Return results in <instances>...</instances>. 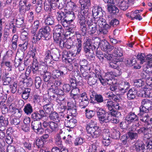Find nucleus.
Segmentation results:
<instances>
[{
	"mask_svg": "<svg viewBox=\"0 0 152 152\" xmlns=\"http://www.w3.org/2000/svg\"><path fill=\"white\" fill-rule=\"evenodd\" d=\"M86 129L88 135L94 138L98 137L101 133V130L95 121L91 120L87 124Z\"/></svg>",
	"mask_w": 152,
	"mask_h": 152,
	"instance_id": "nucleus-1",
	"label": "nucleus"
},
{
	"mask_svg": "<svg viewBox=\"0 0 152 152\" xmlns=\"http://www.w3.org/2000/svg\"><path fill=\"white\" fill-rule=\"evenodd\" d=\"M50 28L48 26L39 29L38 32L34 34L33 37L32 41L33 42L36 43L39 41L42 37H43L46 39H49Z\"/></svg>",
	"mask_w": 152,
	"mask_h": 152,
	"instance_id": "nucleus-2",
	"label": "nucleus"
},
{
	"mask_svg": "<svg viewBox=\"0 0 152 152\" xmlns=\"http://www.w3.org/2000/svg\"><path fill=\"white\" fill-rule=\"evenodd\" d=\"M121 72L120 71L116 69L113 72H110L106 73L104 78H102L101 79L99 77V80L103 85L105 86L107 84L110 85L113 83V81L111 79V78L113 77L112 75L115 77H117L121 75Z\"/></svg>",
	"mask_w": 152,
	"mask_h": 152,
	"instance_id": "nucleus-3",
	"label": "nucleus"
},
{
	"mask_svg": "<svg viewBox=\"0 0 152 152\" xmlns=\"http://www.w3.org/2000/svg\"><path fill=\"white\" fill-rule=\"evenodd\" d=\"M82 75L84 78L87 80L88 84L90 85L94 84L97 79H99V77L102 79L100 73L99 72H97L96 74L94 72H91L90 74H88L86 72L83 73Z\"/></svg>",
	"mask_w": 152,
	"mask_h": 152,
	"instance_id": "nucleus-4",
	"label": "nucleus"
},
{
	"mask_svg": "<svg viewBox=\"0 0 152 152\" xmlns=\"http://www.w3.org/2000/svg\"><path fill=\"white\" fill-rule=\"evenodd\" d=\"M20 37L23 41H25L22 44L19 45V47H21V50L23 52L27 49L28 44L29 36L28 30L27 28H24L22 30Z\"/></svg>",
	"mask_w": 152,
	"mask_h": 152,
	"instance_id": "nucleus-5",
	"label": "nucleus"
},
{
	"mask_svg": "<svg viewBox=\"0 0 152 152\" xmlns=\"http://www.w3.org/2000/svg\"><path fill=\"white\" fill-rule=\"evenodd\" d=\"M88 11V10H87ZM87 13L86 10H81L80 12L78 13V18L79 23L80 24L81 31L85 34L86 31V17Z\"/></svg>",
	"mask_w": 152,
	"mask_h": 152,
	"instance_id": "nucleus-6",
	"label": "nucleus"
},
{
	"mask_svg": "<svg viewBox=\"0 0 152 152\" xmlns=\"http://www.w3.org/2000/svg\"><path fill=\"white\" fill-rule=\"evenodd\" d=\"M97 22L96 24L97 26L101 29L100 31L103 34H106L108 32V30L110 28V26L106 22V20L102 18H96Z\"/></svg>",
	"mask_w": 152,
	"mask_h": 152,
	"instance_id": "nucleus-7",
	"label": "nucleus"
},
{
	"mask_svg": "<svg viewBox=\"0 0 152 152\" xmlns=\"http://www.w3.org/2000/svg\"><path fill=\"white\" fill-rule=\"evenodd\" d=\"M122 49L119 47L115 48L113 52L114 56L116 57L113 59V62H110V66L113 68H115L118 66L116 63L121 61L119 57L121 56L122 55Z\"/></svg>",
	"mask_w": 152,
	"mask_h": 152,
	"instance_id": "nucleus-8",
	"label": "nucleus"
},
{
	"mask_svg": "<svg viewBox=\"0 0 152 152\" xmlns=\"http://www.w3.org/2000/svg\"><path fill=\"white\" fill-rule=\"evenodd\" d=\"M65 12L66 13V20L67 21L66 22L67 24V27H68L69 28L72 29V28H74L75 26L72 25H71L70 23L72 22L75 18V15L73 11H68L66 10H65Z\"/></svg>",
	"mask_w": 152,
	"mask_h": 152,
	"instance_id": "nucleus-9",
	"label": "nucleus"
},
{
	"mask_svg": "<svg viewBox=\"0 0 152 152\" xmlns=\"http://www.w3.org/2000/svg\"><path fill=\"white\" fill-rule=\"evenodd\" d=\"M83 46L84 52L86 53V56L88 58L90 59L93 58L94 54L93 51L92 50L91 51L90 50L91 46L90 40L88 39L84 42Z\"/></svg>",
	"mask_w": 152,
	"mask_h": 152,
	"instance_id": "nucleus-10",
	"label": "nucleus"
},
{
	"mask_svg": "<svg viewBox=\"0 0 152 152\" xmlns=\"http://www.w3.org/2000/svg\"><path fill=\"white\" fill-rule=\"evenodd\" d=\"M31 128L37 134H41L44 132V130L42 127L41 123L36 120L31 123Z\"/></svg>",
	"mask_w": 152,
	"mask_h": 152,
	"instance_id": "nucleus-11",
	"label": "nucleus"
},
{
	"mask_svg": "<svg viewBox=\"0 0 152 152\" xmlns=\"http://www.w3.org/2000/svg\"><path fill=\"white\" fill-rule=\"evenodd\" d=\"M100 46L102 50L108 53L114 48V47L110 45L109 43L105 40H102L100 43Z\"/></svg>",
	"mask_w": 152,
	"mask_h": 152,
	"instance_id": "nucleus-12",
	"label": "nucleus"
},
{
	"mask_svg": "<svg viewBox=\"0 0 152 152\" xmlns=\"http://www.w3.org/2000/svg\"><path fill=\"white\" fill-rule=\"evenodd\" d=\"M118 87V91L120 94H123L125 92L126 90L130 87L129 83L125 80L120 81Z\"/></svg>",
	"mask_w": 152,
	"mask_h": 152,
	"instance_id": "nucleus-13",
	"label": "nucleus"
},
{
	"mask_svg": "<svg viewBox=\"0 0 152 152\" xmlns=\"http://www.w3.org/2000/svg\"><path fill=\"white\" fill-rule=\"evenodd\" d=\"M57 18L58 20L60 21L62 25L64 27H67V24L66 22V15L64 12L60 11L57 12Z\"/></svg>",
	"mask_w": 152,
	"mask_h": 152,
	"instance_id": "nucleus-14",
	"label": "nucleus"
},
{
	"mask_svg": "<svg viewBox=\"0 0 152 152\" xmlns=\"http://www.w3.org/2000/svg\"><path fill=\"white\" fill-rule=\"evenodd\" d=\"M53 37L54 40L59 45H64V41L66 40V39L64 37H61V33H57L53 32Z\"/></svg>",
	"mask_w": 152,
	"mask_h": 152,
	"instance_id": "nucleus-15",
	"label": "nucleus"
},
{
	"mask_svg": "<svg viewBox=\"0 0 152 152\" xmlns=\"http://www.w3.org/2000/svg\"><path fill=\"white\" fill-rule=\"evenodd\" d=\"M149 86L148 85L144 86L142 88L143 90L141 91V94H140V96L145 97H150L152 91L150 88H149Z\"/></svg>",
	"mask_w": 152,
	"mask_h": 152,
	"instance_id": "nucleus-16",
	"label": "nucleus"
},
{
	"mask_svg": "<svg viewBox=\"0 0 152 152\" xmlns=\"http://www.w3.org/2000/svg\"><path fill=\"white\" fill-rule=\"evenodd\" d=\"M87 23L88 25V30L89 34H93L94 33L96 30L95 24H93L91 19H88Z\"/></svg>",
	"mask_w": 152,
	"mask_h": 152,
	"instance_id": "nucleus-17",
	"label": "nucleus"
},
{
	"mask_svg": "<svg viewBox=\"0 0 152 152\" xmlns=\"http://www.w3.org/2000/svg\"><path fill=\"white\" fill-rule=\"evenodd\" d=\"M47 62L46 61H44V62H41L39 64H36L35 65H33V71L34 73H36L38 71L39 69L42 68L46 69L47 68L46 66Z\"/></svg>",
	"mask_w": 152,
	"mask_h": 152,
	"instance_id": "nucleus-18",
	"label": "nucleus"
},
{
	"mask_svg": "<svg viewBox=\"0 0 152 152\" xmlns=\"http://www.w3.org/2000/svg\"><path fill=\"white\" fill-rule=\"evenodd\" d=\"M127 1L126 0H119L117 5L121 10H125L128 9L129 6Z\"/></svg>",
	"mask_w": 152,
	"mask_h": 152,
	"instance_id": "nucleus-19",
	"label": "nucleus"
},
{
	"mask_svg": "<svg viewBox=\"0 0 152 152\" xmlns=\"http://www.w3.org/2000/svg\"><path fill=\"white\" fill-rule=\"evenodd\" d=\"M126 120L129 123H130L138 119L137 116L134 113H130L126 117Z\"/></svg>",
	"mask_w": 152,
	"mask_h": 152,
	"instance_id": "nucleus-20",
	"label": "nucleus"
},
{
	"mask_svg": "<svg viewBox=\"0 0 152 152\" xmlns=\"http://www.w3.org/2000/svg\"><path fill=\"white\" fill-rule=\"evenodd\" d=\"M135 149L138 152L140 151L142 152L145 151V144L141 141H137L135 144Z\"/></svg>",
	"mask_w": 152,
	"mask_h": 152,
	"instance_id": "nucleus-21",
	"label": "nucleus"
},
{
	"mask_svg": "<svg viewBox=\"0 0 152 152\" xmlns=\"http://www.w3.org/2000/svg\"><path fill=\"white\" fill-rule=\"evenodd\" d=\"M51 0H45L44 3V9L47 11H51L52 9H55L51 2Z\"/></svg>",
	"mask_w": 152,
	"mask_h": 152,
	"instance_id": "nucleus-22",
	"label": "nucleus"
},
{
	"mask_svg": "<svg viewBox=\"0 0 152 152\" xmlns=\"http://www.w3.org/2000/svg\"><path fill=\"white\" fill-rule=\"evenodd\" d=\"M19 5V11L22 14L25 13L26 11L29 10L30 8L31 4H28V5L25 4L20 5V2Z\"/></svg>",
	"mask_w": 152,
	"mask_h": 152,
	"instance_id": "nucleus-23",
	"label": "nucleus"
},
{
	"mask_svg": "<svg viewBox=\"0 0 152 152\" xmlns=\"http://www.w3.org/2000/svg\"><path fill=\"white\" fill-rule=\"evenodd\" d=\"M74 54H73L70 51H64L63 53V58H64V59L69 61V60H72V57L74 56Z\"/></svg>",
	"mask_w": 152,
	"mask_h": 152,
	"instance_id": "nucleus-24",
	"label": "nucleus"
},
{
	"mask_svg": "<svg viewBox=\"0 0 152 152\" xmlns=\"http://www.w3.org/2000/svg\"><path fill=\"white\" fill-rule=\"evenodd\" d=\"M137 91L134 88L130 89L127 93V98L129 100L133 99L135 97Z\"/></svg>",
	"mask_w": 152,
	"mask_h": 152,
	"instance_id": "nucleus-25",
	"label": "nucleus"
},
{
	"mask_svg": "<svg viewBox=\"0 0 152 152\" xmlns=\"http://www.w3.org/2000/svg\"><path fill=\"white\" fill-rule=\"evenodd\" d=\"M23 110L27 115H30L33 111L32 107L30 104H27L24 106Z\"/></svg>",
	"mask_w": 152,
	"mask_h": 152,
	"instance_id": "nucleus-26",
	"label": "nucleus"
},
{
	"mask_svg": "<svg viewBox=\"0 0 152 152\" xmlns=\"http://www.w3.org/2000/svg\"><path fill=\"white\" fill-rule=\"evenodd\" d=\"M77 7L76 4L72 2H69L66 5V9L65 10H67L68 11L70 10L71 11H75L77 12Z\"/></svg>",
	"mask_w": 152,
	"mask_h": 152,
	"instance_id": "nucleus-27",
	"label": "nucleus"
},
{
	"mask_svg": "<svg viewBox=\"0 0 152 152\" xmlns=\"http://www.w3.org/2000/svg\"><path fill=\"white\" fill-rule=\"evenodd\" d=\"M49 117L50 119L56 122H59L60 121L59 116L58 114L56 112L51 113L50 114Z\"/></svg>",
	"mask_w": 152,
	"mask_h": 152,
	"instance_id": "nucleus-28",
	"label": "nucleus"
},
{
	"mask_svg": "<svg viewBox=\"0 0 152 152\" xmlns=\"http://www.w3.org/2000/svg\"><path fill=\"white\" fill-rule=\"evenodd\" d=\"M43 109L47 113H50L53 110V105L50 103H48L43 106Z\"/></svg>",
	"mask_w": 152,
	"mask_h": 152,
	"instance_id": "nucleus-29",
	"label": "nucleus"
},
{
	"mask_svg": "<svg viewBox=\"0 0 152 152\" xmlns=\"http://www.w3.org/2000/svg\"><path fill=\"white\" fill-rule=\"evenodd\" d=\"M8 118L6 115L0 116V126H5L8 125Z\"/></svg>",
	"mask_w": 152,
	"mask_h": 152,
	"instance_id": "nucleus-30",
	"label": "nucleus"
},
{
	"mask_svg": "<svg viewBox=\"0 0 152 152\" xmlns=\"http://www.w3.org/2000/svg\"><path fill=\"white\" fill-rule=\"evenodd\" d=\"M64 72L58 70H55L52 71L51 74L52 77L54 79L58 78L60 76L64 75Z\"/></svg>",
	"mask_w": 152,
	"mask_h": 152,
	"instance_id": "nucleus-31",
	"label": "nucleus"
},
{
	"mask_svg": "<svg viewBox=\"0 0 152 152\" xmlns=\"http://www.w3.org/2000/svg\"><path fill=\"white\" fill-rule=\"evenodd\" d=\"M107 6V10L110 13H112L113 14L118 13L119 10L116 6L110 5H108Z\"/></svg>",
	"mask_w": 152,
	"mask_h": 152,
	"instance_id": "nucleus-32",
	"label": "nucleus"
},
{
	"mask_svg": "<svg viewBox=\"0 0 152 152\" xmlns=\"http://www.w3.org/2000/svg\"><path fill=\"white\" fill-rule=\"evenodd\" d=\"M85 141V139L81 137H78L75 139L74 143L75 146H79L82 145Z\"/></svg>",
	"mask_w": 152,
	"mask_h": 152,
	"instance_id": "nucleus-33",
	"label": "nucleus"
},
{
	"mask_svg": "<svg viewBox=\"0 0 152 152\" xmlns=\"http://www.w3.org/2000/svg\"><path fill=\"white\" fill-rule=\"evenodd\" d=\"M60 123L58 122H54L53 121H51L49 122V126L51 129V132L56 131L59 128Z\"/></svg>",
	"mask_w": 152,
	"mask_h": 152,
	"instance_id": "nucleus-34",
	"label": "nucleus"
},
{
	"mask_svg": "<svg viewBox=\"0 0 152 152\" xmlns=\"http://www.w3.org/2000/svg\"><path fill=\"white\" fill-rule=\"evenodd\" d=\"M146 67L148 68L152 67V55L149 54L145 56Z\"/></svg>",
	"mask_w": 152,
	"mask_h": 152,
	"instance_id": "nucleus-35",
	"label": "nucleus"
},
{
	"mask_svg": "<svg viewBox=\"0 0 152 152\" xmlns=\"http://www.w3.org/2000/svg\"><path fill=\"white\" fill-rule=\"evenodd\" d=\"M101 8L99 6L94 7L92 10V15L94 18L97 16L102 11Z\"/></svg>",
	"mask_w": 152,
	"mask_h": 152,
	"instance_id": "nucleus-36",
	"label": "nucleus"
},
{
	"mask_svg": "<svg viewBox=\"0 0 152 152\" xmlns=\"http://www.w3.org/2000/svg\"><path fill=\"white\" fill-rule=\"evenodd\" d=\"M30 91L31 89L29 88H25L23 90L22 95L23 99L25 100L27 99L29 96Z\"/></svg>",
	"mask_w": 152,
	"mask_h": 152,
	"instance_id": "nucleus-37",
	"label": "nucleus"
},
{
	"mask_svg": "<svg viewBox=\"0 0 152 152\" xmlns=\"http://www.w3.org/2000/svg\"><path fill=\"white\" fill-rule=\"evenodd\" d=\"M106 131H107V132H109V130L108 129H106ZM104 134L103 135L104 139L102 140V143L104 145L106 146H107L109 145H110V137L109 136L110 134V133H107V136L106 138H104Z\"/></svg>",
	"mask_w": 152,
	"mask_h": 152,
	"instance_id": "nucleus-38",
	"label": "nucleus"
},
{
	"mask_svg": "<svg viewBox=\"0 0 152 152\" xmlns=\"http://www.w3.org/2000/svg\"><path fill=\"white\" fill-rule=\"evenodd\" d=\"M142 11L140 10H136L134 12L132 11L131 12L128 13L126 14V15L127 17L131 18L132 20H133L135 18L137 14L140 12H142Z\"/></svg>",
	"mask_w": 152,
	"mask_h": 152,
	"instance_id": "nucleus-39",
	"label": "nucleus"
},
{
	"mask_svg": "<svg viewBox=\"0 0 152 152\" xmlns=\"http://www.w3.org/2000/svg\"><path fill=\"white\" fill-rule=\"evenodd\" d=\"M83 3L81 4V7L83 8V10H85L84 9L87 10L88 9L91 5V3L90 0H81Z\"/></svg>",
	"mask_w": 152,
	"mask_h": 152,
	"instance_id": "nucleus-40",
	"label": "nucleus"
},
{
	"mask_svg": "<svg viewBox=\"0 0 152 152\" xmlns=\"http://www.w3.org/2000/svg\"><path fill=\"white\" fill-rule=\"evenodd\" d=\"M54 19L53 17L48 15L45 20V23L46 25H51L54 24Z\"/></svg>",
	"mask_w": 152,
	"mask_h": 152,
	"instance_id": "nucleus-41",
	"label": "nucleus"
},
{
	"mask_svg": "<svg viewBox=\"0 0 152 152\" xmlns=\"http://www.w3.org/2000/svg\"><path fill=\"white\" fill-rule=\"evenodd\" d=\"M98 117L99 121L101 124L106 123L110 121L109 117L108 116L107 114L105 115H103L102 116H99Z\"/></svg>",
	"mask_w": 152,
	"mask_h": 152,
	"instance_id": "nucleus-42",
	"label": "nucleus"
},
{
	"mask_svg": "<svg viewBox=\"0 0 152 152\" xmlns=\"http://www.w3.org/2000/svg\"><path fill=\"white\" fill-rule=\"evenodd\" d=\"M41 74L43 75V78L45 82H48L50 79L51 77L50 73L47 71H42V72H41Z\"/></svg>",
	"mask_w": 152,
	"mask_h": 152,
	"instance_id": "nucleus-43",
	"label": "nucleus"
},
{
	"mask_svg": "<svg viewBox=\"0 0 152 152\" xmlns=\"http://www.w3.org/2000/svg\"><path fill=\"white\" fill-rule=\"evenodd\" d=\"M112 135L113 138L115 139H117L120 137V133L118 130H117L115 128H113L112 129Z\"/></svg>",
	"mask_w": 152,
	"mask_h": 152,
	"instance_id": "nucleus-44",
	"label": "nucleus"
},
{
	"mask_svg": "<svg viewBox=\"0 0 152 152\" xmlns=\"http://www.w3.org/2000/svg\"><path fill=\"white\" fill-rule=\"evenodd\" d=\"M95 110L96 111L97 115L98 117L106 114L105 111L101 108L96 107Z\"/></svg>",
	"mask_w": 152,
	"mask_h": 152,
	"instance_id": "nucleus-45",
	"label": "nucleus"
},
{
	"mask_svg": "<svg viewBox=\"0 0 152 152\" xmlns=\"http://www.w3.org/2000/svg\"><path fill=\"white\" fill-rule=\"evenodd\" d=\"M77 123V120L75 118H72L69 121H67V126L70 128H73L75 125V124Z\"/></svg>",
	"mask_w": 152,
	"mask_h": 152,
	"instance_id": "nucleus-46",
	"label": "nucleus"
},
{
	"mask_svg": "<svg viewBox=\"0 0 152 152\" xmlns=\"http://www.w3.org/2000/svg\"><path fill=\"white\" fill-rule=\"evenodd\" d=\"M115 103L111 100H108L106 105L109 110H111L114 108H115V106L116 104Z\"/></svg>",
	"mask_w": 152,
	"mask_h": 152,
	"instance_id": "nucleus-47",
	"label": "nucleus"
},
{
	"mask_svg": "<svg viewBox=\"0 0 152 152\" xmlns=\"http://www.w3.org/2000/svg\"><path fill=\"white\" fill-rule=\"evenodd\" d=\"M118 113L116 111H115L114 110H110L109 112L106 113L107 115L109 117L110 120L111 121L112 119V117H117V115Z\"/></svg>",
	"mask_w": 152,
	"mask_h": 152,
	"instance_id": "nucleus-48",
	"label": "nucleus"
},
{
	"mask_svg": "<svg viewBox=\"0 0 152 152\" xmlns=\"http://www.w3.org/2000/svg\"><path fill=\"white\" fill-rule=\"evenodd\" d=\"M53 33H61L64 32V31L62 28V26L60 25H57L55 26L53 30Z\"/></svg>",
	"mask_w": 152,
	"mask_h": 152,
	"instance_id": "nucleus-49",
	"label": "nucleus"
},
{
	"mask_svg": "<svg viewBox=\"0 0 152 152\" xmlns=\"http://www.w3.org/2000/svg\"><path fill=\"white\" fill-rule=\"evenodd\" d=\"M146 131L147 132L145 134L144 138L149 139L150 141H151V140H152V131L149 129H147Z\"/></svg>",
	"mask_w": 152,
	"mask_h": 152,
	"instance_id": "nucleus-50",
	"label": "nucleus"
},
{
	"mask_svg": "<svg viewBox=\"0 0 152 152\" xmlns=\"http://www.w3.org/2000/svg\"><path fill=\"white\" fill-rule=\"evenodd\" d=\"M86 116L88 118H91L95 114V112L92 110H86Z\"/></svg>",
	"mask_w": 152,
	"mask_h": 152,
	"instance_id": "nucleus-51",
	"label": "nucleus"
},
{
	"mask_svg": "<svg viewBox=\"0 0 152 152\" xmlns=\"http://www.w3.org/2000/svg\"><path fill=\"white\" fill-rule=\"evenodd\" d=\"M39 25V20H37L35 21L32 25V28L33 30L31 31L32 32L34 33L38 28Z\"/></svg>",
	"mask_w": 152,
	"mask_h": 152,
	"instance_id": "nucleus-52",
	"label": "nucleus"
},
{
	"mask_svg": "<svg viewBox=\"0 0 152 152\" xmlns=\"http://www.w3.org/2000/svg\"><path fill=\"white\" fill-rule=\"evenodd\" d=\"M77 42L76 44V46L77 47V51L76 53V55L79 53L82 49V45H81V41L80 39H77Z\"/></svg>",
	"mask_w": 152,
	"mask_h": 152,
	"instance_id": "nucleus-53",
	"label": "nucleus"
},
{
	"mask_svg": "<svg viewBox=\"0 0 152 152\" xmlns=\"http://www.w3.org/2000/svg\"><path fill=\"white\" fill-rule=\"evenodd\" d=\"M110 24V26L115 27L117 26L119 23V21L117 19L114 18L112 19L110 22L109 23Z\"/></svg>",
	"mask_w": 152,
	"mask_h": 152,
	"instance_id": "nucleus-54",
	"label": "nucleus"
},
{
	"mask_svg": "<svg viewBox=\"0 0 152 152\" xmlns=\"http://www.w3.org/2000/svg\"><path fill=\"white\" fill-rule=\"evenodd\" d=\"M140 113L139 115H142L144 113H147L149 111V110L145 106H141L140 108Z\"/></svg>",
	"mask_w": 152,
	"mask_h": 152,
	"instance_id": "nucleus-55",
	"label": "nucleus"
},
{
	"mask_svg": "<svg viewBox=\"0 0 152 152\" xmlns=\"http://www.w3.org/2000/svg\"><path fill=\"white\" fill-rule=\"evenodd\" d=\"M37 2V5L36 6V11L37 12H39L42 10V0H39Z\"/></svg>",
	"mask_w": 152,
	"mask_h": 152,
	"instance_id": "nucleus-56",
	"label": "nucleus"
},
{
	"mask_svg": "<svg viewBox=\"0 0 152 152\" xmlns=\"http://www.w3.org/2000/svg\"><path fill=\"white\" fill-rule=\"evenodd\" d=\"M24 19L23 18H17L16 20V24L17 26L20 28L23 23Z\"/></svg>",
	"mask_w": 152,
	"mask_h": 152,
	"instance_id": "nucleus-57",
	"label": "nucleus"
},
{
	"mask_svg": "<svg viewBox=\"0 0 152 152\" xmlns=\"http://www.w3.org/2000/svg\"><path fill=\"white\" fill-rule=\"evenodd\" d=\"M62 135H60L58 134L56 137V143L59 146H61L62 145V141L61 140Z\"/></svg>",
	"mask_w": 152,
	"mask_h": 152,
	"instance_id": "nucleus-58",
	"label": "nucleus"
},
{
	"mask_svg": "<svg viewBox=\"0 0 152 152\" xmlns=\"http://www.w3.org/2000/svg\"><path fill=\"white\" fill-rule=\"evenodd\" d=\"M144 83V82L140 79L136 80L134 82V86L137 87H142Z\"/></svg>",
	"mask_w": 152,
	"mask_h": 152,
	"instance_id": "nucleus-59",
	"label": "nucleus"
},
{
	"mask_svg": "<svg viewBox=\"0 0 152 152\" xmlns=\"http://www.w3.org/2000/svg\"><path fill=\"white\" fill-rule=\"evenodd\" d=\"M13 110H15V113L14 114L15 117L18 118V119L20 118L22 115V111L21 110H18L15 108H13Z\"/></svg>",
	"mask_w": 152,
	"mask_h": 152,
	"instance_id": "nucleus-60",
	"label": "nucleus"
},
{
	"mask_svg": "<svg viewBox=\"0 0 152 152\" xmlns=\"http://www.w3.org/2000/svg\"><path fill=\"white\" fill-rule=\"evenodd\" d=\"M36 143L39 148H41L43 146L44 142V141L40 138L37 140Z\"/></svg>",
	"mask_w": 152,
	"mask_h": 152,
	"instance_id": "nucleus-61",
	"label": "nucleus"
},
{
	"mask_svg": "<svg viewBox=\"0 0 152 152\" xmlns=\"http://www.w3.org/2000/svg\"><path fill=\"white\" fill-rule=\"evenodd\" d=\"M41 84V80L40 78L39 77H37L35 78V85L37 88H39Z\"/></svg>",
	"mask_w": 152,
	"mask_h": 152,
	"instance_id": "nucleus-62",
	"label": "nucleus"
},
{
	"mask_svg": "<svg viewBox=\"0 0 152 152\" xmlns=\"http://www.w3.org/2000/svg\"><path fill=\"white\" fill-rule=\"evenodd\" d=\"M145 55L144 54L141 53L138 55L137 58L140 61V63L142 64L145 61Z\"/></svg>",
	"mask_w": 152,
	"mask_h": 152,
	"instance_id": "nucleus-63",
	"label": "nucleus"
},
{
	"mask_svg": "<svg viewBox=\"0 0 152 152\" xmlns=\"http://www.w3.org/2000/svg\"><path fill=\"white\" fill-rule=\"evenodd\" d=\"M97 147L95 143L92 144L89 146L88 152H96Z\"/></svg>",
	"mask_w": 152,
	"mask_h": 152,
	"instance_id": "nucleus-64",
	"label": "nucleus"
}]
</instances>
